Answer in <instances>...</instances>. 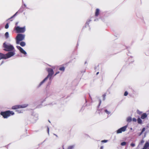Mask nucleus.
<instances>
[{
    "instance_id": "7ed1b4c3",
    "label": "nucleus",
    "mask_w": 149,
    "mask_h": 149,
    "mask_svg": "<svg viewBox=\"0 0 149 149\" xmlns=\"http://www.w3.org/2000/svg\"><path fill=\"white\" fill-rule=\"evenodd\" d=\"M3 47L4 48V50L7 51H10L13 50L14 47L13 45H7L5 43L3 44Z\"/></svg>"
},
{
    "instance_id": "423d86ee",
    "label": "nucleus",
    "mask_w": 149,
    "mask_h": 149,
    "mask_svg": "<svg viewBox=\"0 0 149 149\" xmlns=\"http://www.w3.org/2000/svg\"><path fill=\"white\" fill-rule=\"evenodd\" d=\"M28 106V104H24L22 105H16L13 106L12 107V109H18L24 108L27 107Z\"/></svg>"
},
{
    "instance_id": "7c9ffc66",
    "label": "nucleus",
    "mask_w": 149,
    "mask_h": 149,
    "mask_svg": "<svg viewBox=\"0 0 149 149\" xmlns=\"http://www.w3.org/2000/svg\"><path fill=\"white\" fill-rule=\"evenodd\" d=\"M144 142V140H141V142H140V143L141 144H142Z\"/></svg>"
},
{
    "instance_id": "9b49d317",
    "label": "nucleus",
    "mask_w": 149,
    "mask_h": 149,
    "mask_svg": "<svg viewBox=\"0 0 149 149\" xmlns=\"http://www.w3.org/2000/svg\"><path fill=\"white\" fill-rule=\"evenodd\" d=\"M149 147V143L148 142H146L143 148L142 149H149L148 147Z\"/></svg>"
},
{
    "instance_id": "b1692460",
    "label": "nucleus",
    "mask_w": 149,
    "mask_h": 149,
    "mask_svg": "<svg viewBox=\"0 0 149 149\" xmlns=\"http://www.w3.org/2000/svg\"><path fill=\"white\" fill-rule=\"evenodd\" d=\"M108 140H102L101 141L102 143H106L107 142Z\"/></svg>"
},
{
    "instance_id": "20e7f679",
    "label": "nucleus",
    "mask_w": 149,
    "mask_h": 149,
    "mask_svg": "<svg viewBox=\"0 0 149 149\" xmlns=\"http://www.w3.org/2000/svg\"><path fill=\"white\" fill-rule=\"evenodd\" d=\"M25 35L22 34H18L16 37V43L17 44H19V42L23 40L24 38Z\"/></svg>"
},
{
    "instance_id": "e433bc0d",
    "label": "nucleus",
    "mask_w": 149,
    "mask_h": 149,
    "mask_svg": "<svg viewBox=\"0 0 149 149\" xmlns=\"http://www.w3.org/2000/svg\"><path fill=\"white\" fill-rule=\"evenodd\" d=\"M53 69H54V68H54V67H53Z\"/></svg>"
},
{
    "instance_id": "6e6552de",
    "label": "nucleus",
    "mask_w": 149,
    "mask_h": 149,
    "mask_svg": "<svg viewBox=\"0 0 149 149\" xmlns=\"http://www.w3.org/2000/svg\"><path fill=\"white\" fill-rule=\"evenodd\" d=\"M15 54V53L13 52H8V53L6 54V59L13 56Z\"/></svg>"
},
{
    "instance_id": "aec40b11",
    "label": "nucleus",
    "mask_w": 149,
    "mask_h": 149,
    "mask_svg": "<svg viewBox=\"0 0 149 149\" xmlns=\"http://www.w3.org/2000/svg\"><path fill=\"white\" fill-rule=\"evenodd\" d=\"M106 95V93H105L102 95V97L103 98V100H105V97Z\"/></svg>"
},
{
    "instance_id": "9d476101",
    "label": "nucleus",
    "mask_w": 149,
    "mask_h": 149,
    "mask_svg": "<svg viewBox=\"0 0 149 149\" xmlns=\"http://www.w3.org/2000/svg\"><path fill=\"white\" fill-rule=\"evenodd\" d=\"M2 59H6V54H4L0 53V60Z\"/></svg>"
},
{
    "instance_id": "f704fd0d",
    "label": "nucleus",
    "mask_w": 149,
    "mask_h": 149,
    "mask_svg": "<svg viewBox=\"0 0 149 149\" xmlns=\"http://www.w3.org/2000/svg\"><path fill=\"white\" fill-rule=\"evenodd\" d=\"M99 73V72H97L96 73V75H97Z\"/></svg>"
},
{
    "instance_id": "473e14b6",
    "label": "nucleus",
    "mask_w": 149,
    "mask_h": 149,
    "mask_svg": "<svg viewBox=\"0 0 149 149\" xmlns=\"http://www.w3.org/2000/svg\"><path fill=\"white\" fill-rule=\"evenodd\" d=\"M49 128L48 127H47V131H48V133L49 132Z\"/></svg>"
},
{
    "instance_id": "393cba45",
    "label": "nucleus",
    "mask_w": 149,
    "mask_h": 149,
    "mask_svg": "<svg viewBox=\"0 0 149 149\" xmlns=\"http://www.w3.org/2000/svg\"><path fill=\"white\" fill-rule=\"evenodd\" d=\"M128 94V92L127 91H126L124 93V95L125 96H126Z\"/></svg>"
},
{
    "instance_id": "bb28decb",
    "label": "nucleus",
    "mask_w": 149,
    "mask_h": 149,
    "mask_svg": "<svg viewBox=\"0 0 149 149\" xmlns=\"http://www.w3.org/2000/svg\"><path fill=\"white\" fill-rule=\"evenodd\" d=\"M105 111L106 113H107L108 114H109L110 113L106 109L105 110Z\"/></svg>"
},
{
    "instance_id": "f03ea898",
    "label": "nucleus",
    "mask_w": 149,
    "mask_h": 149,
    "mask_svg": "<svg viewBox=\"0 0 149 149\" xmlns=\"http://www.w3.org/2000/svg\"><path fill=\"white\" fill-rule=\"evenodd\" d=\"M0 114L3 116L4 118H6L11 115H14V113L13 111L8 110L5 111L1 112Z\"/></svg>"
},
{
    "instance_id": "412c9836",
    "label": "nucleus",
    "mask_w": 149,
    "mask_h": 149,
    "mask_svg": "<svg viewBox=\"0 0 149 149\" xmlns=\"http://www.w3.org/2000/svg\"><path fill=\"white\" fill-rule=\"evenodd\" d=\"M145 130V128H143L142 130V131H141V132L140 134V135H141L142 134V133H143V132H144Z\"/></svg>"
},
{
    "instance_id": "f257e3e1",
    "label": "nucleus",
    "mask_w": 149,
    "mask_h": 149,
    "mask_svg": "<svg viewBox=\"0 0 149 149\" xmlns=\"http://www.w3.org/2000/svg\"><path fill=\"white\" fill-rule=\"evenodd\" d=\"M47 71L48 72V75L47 77L44 79L43 80L40 82V86L48 78H49L50 80H51V79L52 76L54 74L53 70L51 68H48Z\"/></svg>"
},
{
    "instance_id": "5701e85b",
    "label": "nucleus",
    "mask_w": 149,
    "mask_h": 149,
    "mask_svg": "<svg viewBox=\"0 0 149 149\" xmlns=\"http://www.w3.org/2000/svg\"><path fill=\"white\" fill-rule=\"evenodd\" d=\"M73 146H70L68 147V149H73Z\"/></svg>"
},
{
    "instance_id": "dca6fc26",
    "label": "nucleus",
    "mask_w": 149,
    "mask_h": 149,
    "mask_svg": "<svg viewBox=\"0 0 149 149\" xmlns=\"http://www.w3.org/2000/svg\"><path fill=\"white\" fill-rule=\"evenodd\" d=\"M132 120V119L130 117H129L127 118V121L128 122H131Z\"/></svg>"
},
{
    "instance_id": "2eb2a0df",
    "label": "nucleus",
    "mask_w": 149,
    "mask_h": 149,
    "mask_svg": "<svg viewBox=\"0 0 149 149\" xmlns=\"http://www.w3.org/2000/svg\"><path fill=\"white\" fill-rule=\"evenodd\" d=\"M19 44L22 47L26 45L25 42H22L20 43L19 42Z\"/></svg>"
},
{
    "instance_id": "4468645a",
    "label": "nucleus",
    "mask_w": 149,
    "mask_h": 149,
    "mask_svg": "<svg viewBox=\"0 0 149 149\" xmlns=\"http://www.w3.org/2000/svg\"><path fill=\"white\" fill-rule=\"evenodd\" d=\"M58 70L63 72L65 70V68L63 66H61L58 68Z\"/></svg>"
},
{
    "instance_id": "39448f33",
    "label": "nucleus",
    "mask_w": 149,
    "mask_h": 149,
    "mask_svg": "<svg viewBox=\"0 0 149 149\" xmlns=\"http://www.w3.org/2000/svg\"><path fill=\"white\" fill-rule=\"evenodd\" d=\"M14 29L17 33H23L25 31V26L22 27H20L19 26H15Z\"/></svg>"
},
{
    "instance_id": "2f4dec72",
    "label": "nucleus",
    "mask_w": 149,
    "mask_h": 149,
    "mask_svg": "<svg viewBox=\"0 0 149 149\" xmlns=\"http://www.w3.org/2000/svg\"><path fill=\"white\" fill-rule=\"evenodd\" d=\"M103 149V146H102L100 147V149Z\"/></svg>"
},
{
    "instance_id": "a878e982",
    "label": "nucleus",
    "mask_w": 149,
    "mask_h": 149,
    "mask_svg": "<svg viewBox=\"0 0 149 149\" xmlns=\"http://www.w3.org/2000/svg\"><path fill=\"white\" fill-rule=\"evenodd\" d=\"M17 12L14 15H13L9 19H10L15 17L17 14Z\"/></svg>"
},
{
    "instance_id": "cd10ccee",
    "label": "nucleus",
    "mask_w": 149,
    "mask_h": 149,
    "mask_svg": "<svg viewBox=\"0 0 149 149\" xmlns=\"http://www.w3.org/2000/svg\"><path fill=\"white\" fill-rule=\"evenodd\" d=\"M132 120L133 122H135L136 121V119L135 118H133L132 119Z\"/></svg>"
},
{
    "instance_id": "4be33fe9",
    "label": "nucleus",
    "mask_w": 149,
    "mask_h": 149,
    "mask_svg": "<svg viewBox=\"0 0 149 149\" xmlns=\"http://www.w3.org/2000/svg\"><path fill=\"white\" fill-rule=\"evenodd\" d=\"M9 27V25L8 23H7L5 26V28L7 29Z\"/></svg>"
},
{
    "instance_id": "6ab92c4d",
    "label": "nucleus",
    "mask_w": 149,
    "mask_h": 149,
    "mask_svg": "<svg viewBox=\"0 0 149 149\" xmlns=\"http://www.w3.org/2000/svg\"><path fill=\"white\" fill-rule=\"evenodd\" d=\"M126 144V143L125 142H123L121 143V145L122 146H125Z\"/></svg>"
},
{
    "instance_id": "c9c22d12",
    "label": "nucleus",
    "mask_w": 149,
    "mask_h": 149,
    "mask_svg": "<svg viewBox=\"0 0 149 149\" xmlns=\"http://www.w3.org/2000/svg\"><path fill=\"white\" fill-rule=\"evenodd\" d=\"M101 103V101L100 100V104Z\"/></svg>"
},
{
    "instance_id": "c756f323",
    "label": "nucleus",
    "mask_w": 149,
    "mask_h": 149,
    "mask_svg": "<svg viewBox=\"0 0 149 149\" xmlns=\"http://www.w3.org/2000/svg\"><path fill=\"white\" fill-rule=\"evenodd\" d=\"M59 73V71H58V72H57L56 73V74H54V76H55L57 74H58Z\"/></svg>"
},
{
    "instance_id": "f3484780",
    "label": "nucleus",
    "mask_w": 149,
    "mask_h": 149,
    "mask_svg": "<svg viewBox=\"0 0 149 149\" xmlns=\"http://www.w3.org/2000/svg\"><path fill=\"white\" fill-rule=\"evenodd\" d=\"M137 120L138 123L140 124H141L142 123V120L140 118H138Z\"/></svg>"
},
{
    "instance_id": "72a5a7b5",
    "label": "nucleus",
    "mask_w": 149,
    "mask_h": 149,
    "mask_svg": "<svg viewBox=\"0 0 149 149\" xmlns=\"http://www.w3.org/2000/svg\"><path fill=\"white\" fill-rule=\"evenodd\" d=\"M17 24H18V22H17L16 23H15V25H17Z\"/></svg>"
},
{
    "instance_id": "1a4fd4ad",
    "label": "nucleus",
    "mask_w": 149,
    "mask_h": 149,
    "mask_svg": "<svg viewBox=\"0 0 149 149\" xmlns=\"http://www.w3.org/2000/svg\"><path fill=\"white\" fill-rule=\"evenodd\" d=\"M17 48L18 49L20 52L24 55H26V52L20 47L18 46H16Z\"/></svg>"
},
{
    "instance_id": "0eeeda50",
    "label": "nucleus",
    "mask_w": 149,
    "mask_h": 149,
    "mask_svg": "<svg viewBox=\"0 0 149 149\" xmlns=\"http://www.w3.org/2000/svg\"><path fill=\"white\" fill-rule=\"evenodd\" d=\"M127 127V126L126 125L120 128L116 131L117 133H121L122 132H125L126 130Z\"/></svg>"
},
{
    "instance_id": "a211bd4d",
    "label": "nucleus",
    "mask_w": 149,
    "mask_h": 149,
    "mask_svg": "<svg viewBox=\"0 0 149 149\" xmlns=\"http://www.w3.org/2000/svg\"><path fill=\"white\" fill-rule=\"evenodd\" d=\"M5 37L6 38H8L9 37V33L8 32H6L5 33Z\"/></svg>"
},
{
    "instance_id": "f8f14e48",
    "label": "nucleus",
    "mask_w": 149,
    "mask_h": 149,
    "mask_svg": "<svg viewBox=\"0 0 149 149\" xmlns=\"http://www.w3.org/2000/svg\"><path fill=\"white\" fill-rule=\"evenodd\" d=\"M99 13L100 10L98 8L96 9L95 12V16L96 17L97 16L99 15Z\"/></svg>"
},
{
    "instance_id": "4c0bfd02",
    "label": "nucleus",
    "mask_w": 149,
    "mask_h": 149,
    "mask_svg": "<svg viewBox=\"0 0 149 149\" xmlns=\"http://www.w3.org/2000/svg\"><path fill=\"white\" fill-rule=\"evenodd\" d=\"M63 149H64V148Z\"/></svg>"
},
{
    "instance_id": "c85d7f7f",
    "label": "nucleus",
    "mask_w": 149,
    "mask_h": 149,
    "mask_svg": "<svg viewBox=\"0 0 149 149\" xmlns=\"http://www.w3.org/2000/svg\"><path fill=\"white\" fill-rule=\"evenodd\" d=\"M131 146L132 147H134L135 146V144L134 143H132L131 144Z\"/></svg>"
},
{
    "instance_id": "ddd939ff",
    "label": "nucleus",
    "mask_w": 149,
    "mask_h": 149,
    "mask_svg": "<svg viewBox=\"0 0 149 149\" xmlns=\"http://www.w3.org/2000/svg\"><path fill=\"white\" fill-rule=\"evenodd\" d=\"M147 116V114L145 113H143L141 115V118L142 119H144L145 118H146Z\"/></svg>"
}]
</instances>
